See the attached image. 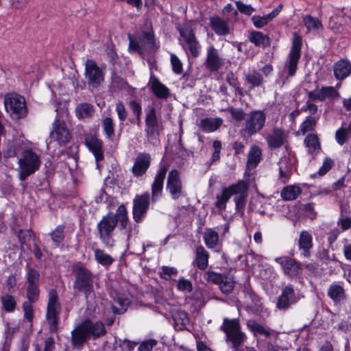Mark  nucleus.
I'll return each mask as SVG.
<instances>
[{
	"label": "nucleus",
	"instance_id": "1",
	"mask_svg": "<svg viewBox=\"0 0 351 351\" xmlns=\"http://www.w3.org/2000/svg\"><path fill=\"white\" fill-rule=\"evenodd\" d=\"M167 164H161L151 186L152 197L148 191L136 195L133 199L132 217L136 223H141L145 218L150 202H156L162 196L164 181L168 171Z\"/></svg>",
	"mask_w": 351,
	"mask_h": 351
},
{
	"label": "nucleus",
	"instance_id": "2",
	"mask_svg": "<svg viewBox=\"0 0 351 351\" xmlns=\"http://www.w3.org/2000/svg\"><path fill=\"white\" fill-rule=\"evenodd\" d=\"M106 333L107 331L102 322H93L90 319H86L71 331V343L73 348L81 350L90 337L95 340Z\"/></svg>",
	"mask_w": 351,
	"mask_h": 351
},
{
	"label": "nucleus",
	"instance_id": "3",
	"mask_svg": "<svg viewBox=\"0 0 351 351\" xmlns=\"http://www.w3.org/2000/svg\"><path fill=\"white\" fill-rule=\"evenodd\" d=\"M75 280L73 289L79 293H83L86 298L94 293L93 274L80 263L73 267Z\"/></svg>",
	"mask_w": 351,
	"mask_h": 351
},
{
	"label": "nucleus",
	"instance_id": "4",
	"mask_svg": "<svg viewBox=\"0 0 351 351\" xmlns=\"http://www.w3.org/2000/svg\"><path fill=\"white\" fill-rule=\"evenodd\" d=\"M97 237L105 247L112 249L114 247L116 241L114 239V232L116 229V220L114 213L108 212L103 216L97 224Z\"/></svg>",
	"mask_w": 351,
	"mask_h": 351
},
{
	"label": "nucleus",
	"instance_id": "5",
	"mask_svg": "<svg viewBox=\"0 0 351 351\" xmlns=\"http://www.w3.org/2000/svg\"><path fill=\"white\" fill-rule=\"evenodd\" d=\"M145 125V132L147 142L154 146L158 145L160 142V134L164 130V125L158 119L156 110L154 106H149L146 112Z\"/></svg>",
	"mask_w": 351,
	"mask_h": 351
},
{
	"label": "nucleus",
	"instance_id": "6",
	"mask_svg": "<svg viewBox=\"0 0 351 351\" xmlns=\"http://www.w3.org/2000/svg\"><path fill=\"white\" fill-rule=\"evenodd\" d=\"M41 160L40 156L32 149H25L19 160V178L25 181L29 176L40 168Z\"/></svg>",
	"mask_w": 351,
	"mask_h": 351
},
{
	"label": "nucleus",
	"instance_id": "7",
	"mask_svg": "<svg viewBox=\"0 0 351 351\" xmlns=\"http://www.w3.org/2000/svg\"><path fill=\"white\" fill-rule=\"evenodd\" d=\"M4 105L12 119L19 120L27 115L26 101L23 96L16 93H8L5 95Z\"/></svg>",
	"mask_w": 351,
	"mask_h": 351
},
{
	"label": "nucleus",
	"instance_id": "8",
	"mask_svg": "<svg viewBox=\"0 0 351 351\" xmlns=\"http://www.w3.org/2000/svg\"><path fill=\"white\" fill-rule=\"evenodd\" d=\"M221 330L226 333V341L232 343V348L235 351L241 350L239 347L244 343L246 336L241 331V326L239 320L237 319H223V323L221 326Z\"/></svg>",
	"mask_w": 351,
	"mask_h": 351
},
{
	"label": "nucleus",
	"instance_id": "9",
	"mask_svg": "<svg viewBox=\"0 0 351 351\" xmlns=\"http://www.w3.org/2000/svg\"><path fill=\"white\" fill-rule=\"evenodd\" d=\"M48 295L49 300L47 307L46 319L49 324V331L56 333L58 330L60 304L58 302V295L55 289H51Z\"/></svg>",
	"mask_w": 351,
	"mask_h": 351
},
{
	"label": "nucleus",
	"instance_id": "10",
	"mask_svg": "<svg viewBox=\"0 0 351 351\" xmlns=\"http://www.w3.org/2000/svg\"><path fill=\"white\" fill-rule=\"evenodd\" d=\"M302 45V37L297 33H294L291 51L285 64V67L287 69V77H292L296 73L298 64L301 57Z\"/></svg>",
	"mask_w": 351,
	"mask_h": 351
},
{
	"label": "nucleus",
	"instance_id": "11",
	"mask_svg": "<svg viewBox=\"0 0 351 351\" xmlns=\"http://www.w3.org/2000/svg\"><path fill=\"white\" fill-rule=\"evenodd\" d=\"M104 71L92 59H88L85 63L84 76L89 88H97L104 82Z\"/></svg>",
	"mask_w": 351,
	"mask_h": 351
},
{
	"label": "nucleus",
	"instance_id": "12",
	"mask_svg": "<svg viewBox=\"0 0 351 351\" xmlns=\"http://www.w3.org/2000/svg\"><path fill=\"white\" fill-rule=\"evenodd\" d=\"M266 114L263 110L252 111L245 123L244 131L248 136L260 132L265 125Z\"/></svg>",
	"mask_w": 351,
	"mask_h": 351
},
{
	"label": "nucleus",
	"instance_id": "13",
	"mask_svg": "<svg viewBox=\"0 0 351 351\" xmlns=\"http://www.w3.org/2000/svg\"><path fill=\"white\" fill-rule=\"evenodd\" d=\"M275 261L280 265L283 274L289 278L297 277L302 273L303 265L290 256L277 257Z\"/></svg>",
	"mask_w": 351,
	"mask_h": 351
},
{
	"label": "nucleus",
	"instance_id": "14",
	"mask_svg": "<svg viewBox=\"0 0 351 351\" xmlns=\"http://www.w3.org/2000/svg\"><path fill=\"white\" fill-rule=\"evenodd\" d=\"M179 33L184 40L185 45L182 47L186 53H189L194 58L199 56L201 46L193 29L190 27L181 28L179 29Z\"/></svg>",
	"mask_w": 351,
	"mask_h": 351
},
{
	"label": "nucleus",
	"instance_id": "15",
	"mask_svg": "<svg viewBox=\"0 0 351 351\" xmlns=\"http://www.w3.org/2000/svg\"><path fill=\"white\" fill-rule=\"evenodd\" d=\"M300 299V295L295 293L293 285H287L282 289L281 294L277 299L276 307L279 310L286 311Z\"/></svg>",
	"mask_w": 351,
	"mask_h": 351
},
{
	"label": "nucleus",
	"instance_id": "16",
	"mask_svg": "<svg viewBox=\"0 0 351 351\" xmlns=\"http://www.w3.org/2000/svg\"><path fill=\"white\" fill-rule=\"evenodd\" d=\"M49 138L51 141H57L60 145H65L71 138V134L63 120L56 119L53 123V130L50 132Z\"/></svg>",
	"mask_w": 351,
	"mask_h": 351
},
{
	"label": "nucleus",
	"instance_id": "17",
	"mask_svg": "<svg viewBox=\"0 0 351 351\" xmlns=\"http://www.w3.org/2000/svg\"><path fill=\"white\" fill-rule=\"evenodd\" d=\"M167 190L173 199H178L183 195V186L180 173L178 169H171L167 176Z\"/></svg>",
	"mask_w": 351,
	"mask_h": 351
},
{
	"label": "nucleus",
	"instance_id": "18",
	"mask_svg": "<svg viewBox=\"0 0 351 351\" xmlns=\"http://www.w3.org/2000/svg\"><path fill=\"white\" fill-rule=\"evenodd\" d=\"M204 64L210 73H215L224 66L225 59L220 57L218 50L211 45L207 49Z\"/></svg>",
	"mask_w": 351,
	"mask_h": 351
},
{
	"label": "nucleus",
	"instance_id": "19",
	"mask_svg": "<svg viewBox=\"0 0 351 351\" xmlns=\"http://www.w3.org/2000/svg\"><path fill=\"white\" fill-rule=\"evenodd\" d=\"M84 144L94 155L99 168V162L104 159L102 141L95 135L88 134L84 138Z\"/></svg>",
	"mask_w": 351,
	"mask_h": 351
},
{
	"label": "nucleus",
	"instance_id": "20",
	"mask_svg": "<svg viewBox=\"0 0 351 351\" xmlns=\"http://www.w3.org/2000/svg\"><path fill=\"white\" fill-rule=\"evenodd\" d=\"M152 158L146 152L139 153L135 158L131 171L135 177H141L145 174L151 165Z\"/></svg>",
	"mask_w": 351,
	"mask_h": 351
},
{
	"label": "nucleus",
	"instance_id": "21",
	"mask_svg": "<svg viewBox=\"0 0 351 351\" xmlns=\"http://www.w3.org/2000/svg\"><path fill=\"white\" fill-rule=\"evenodd\" d=\"M234 186H238L239 192H237L234 195H238L234 197V201L235 202V208L237 212L243 214L245 203L247 197L248 184L243 180H239Z\"/></svg>",
	"mask_w": 351,
	"mask_h": 351
},
{
	"label": "nucleus",
	"instance_id": "22",
	"mask_svg": "<svg viewBox=\"0 0 351 351\" xmlns=\"http://www.w3.org/2000/svg\"><path fill=\"white\" fill-rule=\"evenodd\" d=\"M238 186H234V184L222 189L219 194H217L215 207L219 210H224L226 208V204L232 195L239 192Z\"/></svg>",
	"mask_w": 351,
	"mask_h": 351
},
{
	"label": "nucleus",
	"instance_id": "23",
	"mask_svg": "<svg viewBox=\"0 0 351 351\" xmlns=\"http://www.w3.org/2000/svg\"><path fill=\"white\" fill-rule=\"evenodd\" d=\"M153 94L160 99H167L170 95L169 89L160 82L157 77L151 73L149 82Z\"/></svg>",
	"mask_w": 351,
	"mask_h": 351
},
{
	"label": "nucleus",
	"instance_id": "24",
	"mask_svg": "<svg viewBox=\"0 0 351 351\" xmlns=\"http://www.w3.org/2000/svg\"><path fill=\"white\" fill-rule=\"evenodd\" d=\"M327 295L335 305L341 304L347 298L346 291L340 282H334L330 285L328 289Z\"/></svg>",
	"mask_w": 351,
	"mask_h": 351
},
{
	"label": "nucleus",
	"instance_id": "25",
	"mask_svg": "<svg viewBox=\"0 0 351 351\" xmlns=\"http://www.w3.org/2000/svg\"><path fill=\"white\" fill-rule=\"evenodd\" d=\"M299 249L302 250V255L308 258L311 256V250L313 247V237L306 230H302L298 240Z\"/></svg>",
	"mask_w": 351,
	"mask_h": 351
},
{
	"label": "nucleus",
	"instance_id": "26",
	"mask_svg": "<svg viewBox=\"0 0 351 351\" xmlns=\"http://www.w3.org/2000/svg\"><path fill=\"white\" fill-rule=\"evenodd\" d=\"M210 26L218 36H224L230 34L228 22L219 16L210 17Z\"/></svg>",
	"mask_w": 351,
	"mask_h": 351
},
{
	"label": "nucleus",
	"instance_id": "27",
	"mask_svg": "<svg viewBox=\"0 0 351 351\" xmlns=\"http://www.w3.org/2000/svg\"><path fill=\"white\" fill-rule=\"evenodd\" d=\"M333 71L335 77L343 80L351 73V63L348 60L341 59L334 64Z\"/></svg>",
	"mask_w": 351,
	"mask_h": 351
},
{
	"label": "nucleus",
	"instance_id": "28",
	"mask_svg": "<svg viewBox=\"0 0 351 351\" xmlns=\"http://www.w3.org/2000/svg\"><path fill=\"white\" fill-rule=\"evenodd\" d=\"M285 141V131L281 128H274L272 134L267 137V142L271 149H278L282 146Z\"/></svg>",
	"mask_w": 351,
	"mask_h": 351
},
{
	"label": "nucleus",
	"instance_id": "29",
	"mask_svg": "<svg viewBox=\"0 0 351 351\" xmlns=\"http://www.w3.org/2000/svg\"><path fill=\"white\" fill-rule=\"evenodd\" d=\"M209 253L202 245H199L195 250V257L193 264L199 269L204 271L208 266Z\"/></svg>",
	"mask_w": 351,
	"mask_h": 351
},
{
	"label": "nucleus",
	"instance_id": "30",
	"mask_svg": "<svg viewBox=\"0 0 351 351\" xmlns=\"http://www.w3.org/2000/svg\"><path fill=\"white\" fill-rule=\"evenodd\" d=\"M249 40L256 47H263V49L271 45V39L267 35L263 34L261 32L253 31L250 33Z\"/></svg>",
	"mask_w": 351,
	"mask_h": 351
},
{
	"label": "nucleus",
	"instance_id": "31",
	"mask_svg": "<svg viewBox=\"0 0 351 351\" xmlns=\"http://www.w3.org/2000/svg\"><path fill=\"white\" fill-rule=\"evenodd\" d=\"M114 219L116 220V228L119 223L120 230H125L127 226L130 224L129 218L128 215V210L124 204H121L116 213H114Z\"/></svg>",
	"mask_w": 351,
	"mask_h": 351
},
{
	"label": "nucleus",
	"instance_id": "32",
	"mask_svg": "<svg viewBox=\"0 0 351 351\" xmlns=\"http://www.w3.org/2000/svg\"><path fill=\"white\" fill-rule=\"evenodd\" d=\"M222 123L221 118H204L200 120L199 126L204 132H212L219 129Z\"/></svg>",
	"mask_w": 351,
	"mask_h": 351
},
{
	"label": "nucleus",
	"instance_id": "33",
	"mask_svg": "<svg viewBox=\"0 0 351 351\" xmlns=\"http://www.w3.org/2000/svg\"><path fill=\"white\" fill-rule=\"evenodd\" d=\"M304 143L308 148V153L316 155L321 150V144L317 134L310 133L305 137Z\"/></svg>",
	"mask_w": 351,
	"mask_h": 351
},
{
	"label": "nucleus",
	"instance_id": "34",
	"mask_svg": "<svg viewBox=\"0 0 351 351\" xmlns=\"http://www.w3.org/2000/svg\"><path fill=\"white\" fill-rule=\"evenodd\" d=\"M246 325L254 337L262 335L268 338L271 336V330L269 328L264 327L254 319L247 320Z\"/></svg>",
	"mask_w": 351,
	"mask_h": 351
},
{
	"label": "nucleus",
	"instance_id": "35",
	"mask_svg": "<svg viewBox=\"0 0 351 351\" xmlns=\"http://www.w3.org/2000/svg\"><path fill=\"white\" fill-rule=\"evenodd\" d=\"M262 158L261 148L257 145H252L247 156V166L248 168H254L260 162Z\"/></svg>",
	"mask_w": 351,
	"mask_h": 351
},
{
	"label": "nucleus",
	"instance_id": "36",
	"mask_svg": "<svg viewBox=\"0 0 351 351\" xmlns=\"http://www.w3.org/2000/svg\"><path fill=\"white\" fill-rule=\"evenodd\" d=\"M16 236L20 243V250L22 252H25V247L29 248L28 242L34 237V233L31 229H19L16 232Z\"/></svg>",
	"mask_w": 351,
	"mask_h": 351
},
{
	"label": "nucleus",
	"instance_id": "37",
	"mask_svg": "<svg viewBox=\"0 0 351 351\" xmlns=\"http://www.w3.org/2000/svg\"><path fill=\"white\" fill-rule=\"evenodd\" d=\"M94 112L93 106L89 103H81L75 108L76 117L80 119L92 117Z\"/></svg>",
	"mask_w": 351,
	"mask_h": 351
},
{
	"label": "nucleus",
	"instance_id": "38",
	"mask_svg": "<svg viewBox=\"0 0 351 351\" xmlns=\"http://www.w3.org/2000/svg\"><path fill=\"white\" fill-rule=\"evenodd\" d=\"M65 229L66 226L64 224L58 226L53 230L49 234L53 245L55 247H59L65 239Z\"/></svg>",
	"mask_w": 351,
	"mask_h": 351
},
{
	"label": "nucleus",
	"instance_id": "39",
	"mask_svg": "<svg viewBox=\"0 0 351 351\" xmlns=\"http://www.w3.org/2000/svg\"><path fill=\"white\" fill-rule=\"evenodd\" d=\"M315 204L313 202L302 204L300 206L298 212L304 217L313 221L317 217V212L315 210Z\"/></svg>",
	"mask_w": 351,
	"mask_h": 351
},
{
	"label": "nucleus",
	"instance_id": "40",
	"mask_svg": "<svg viewBox=\"0 0 351 351\" xmlns=\"http://www.w3.org/2000/svg\"><path fill=\"white\" fill-rule=\"evenodd\" d=\"M94 254L95 261L106 267L110 266L114 261L110 255L106 254L103 250L99 248L94 250Z\"/></svg>",
	"mask_w": 351,
	"mask_h": 351
},
{
	"label": "nucleus",
	"instance_id": "41",
	"mask_svg": "<svg viewBox=\"0 0 351 351\" xmlns=\"http://www.w3.org/2000/svg\"><path fill=\"white\" fill-rule=\"evenodd\" d=\"M302 193L299 186L291 185L285 187L281 191V197L285 201H291L295 199Z\"/></svg>",
	"mask_w": 351,
	"mask_h": 351
},
{
	"label": "nucleus",
	"instance_id": "42",
	"mask_svg": "<svg viewBox=\"0 0 351 351\" xmlns=\"http://www.w3.org/2000/svg\"><path fill=\"white\" fill-rule=\"evenodd\" d=\"M317 119H318L314 117L308 116L301 123L300 129L297 132V134L299 135L300 134H302V135H304L308 132L313 131L316 127Z\"/></svg>",
	"mask_w": 351,
	"mask_h": 351
},
{
	"label": "nucleus",
	"instance_id": "43",
	"mask_svg": "<svg viewBox=\"0 0 351 351\" xmlns=\"http://www.w3.org/2000/svg\"><path fill=\"white\" fill-rule=\"evenodd\" d=\"M204 240L208 248H214L218 244L219 234L213 229L207 228L204 234Z\"/></svg>",
	"mask_w": 351,
	"mask_h": 351
},
{
	"label": "nucleus",
	"instance_id": "44",
	"mask_svg": "<svg viewBox=\"0 0 351 351\" xmlns=\"http://www.w3.org/2000/svg\"><path fill=\"white\" fill-rule=\"evenodd\" d=\"M245 80L251 85L250 90L261 86L264 82L263 75L256 71H253L251 73L245 74Z\"/></svg>",
	"mask_w": 351,
	"mask_h": 351
},
{
	"label": "nucleus",
	"instance_id": "45",
	"mask_svg": "<svg viewBox=\"0 0 351 351\" xmlns=\"http://www.w3.org/2000/svg\"><path fill=\"white\" fill-rule=\"evenodd\" d=\"M26 271L25 278L27 282V285L39 286L40 279L39 271L29 266L26 267Z\"/></svg>",
	"mask_w": 351,
	"mask_h": 351
},
{
	"label": "nucleus",
	"instance_id": "46",
	"mask_svg": "<svg viewBox=\"0 0 351 351\" xmlns=\"http://www.w3.org/2000/svg\"><path fill=\"white\" fill-rule=\"evenodd\" d=\"M279 174L281 179H285L283 182L290 177L291 174V165L287 158L281 159L279 162Z\"/></svg>",
	"mask_w": 351,
	"mask_h": 351
},
{
	"label": "nucleus",
	"instance_id": "47",
	"mask_svg": "<svg viewBox=\"0 0 351 351\" xmlns=\"http://www.w3.org/2000/svg\"><path fill=\"white\" fill-rule=\"evenodd\" d=\"M1 300L2 303V309L4 311L11 313L15 310L16 302L12 295L10 294L3 295L1 298Z\"/></svg>",
	"mask_w": 351,
	"mask_h": 351
},
{
	"label": "nucleus",
	"instance_id": "48",
	"mask_svg": "<svg viewBox=\"0 0 351 351\" xmlns=\"http://www.w3.org/2000/svg\"><path fill=\"white\" fill-rule=\"evenodd\" d=\"M103 130L109 139H112L114 136V124L111 117H106L102 121Z\"/></svg>",
	"mask_w": 351,
	"mask_h": 351
},
{
	"label": "nucleus",
	"instance_id": "49",
	"mask_svg": "<svg viewBox=\"0 0 351 351\" xmlns=\"http://www.w3.org/2000/svg\"><path fill=\"white\" fill-rule=\"evenodd\" d=\"M173 319L180 329H183L189 323L187 313L184 311H178L173 315Z\"/></svg>",
	"mask_w": 351,
	"mask_h": 351
},
{
	"label": "nucleus",
	"instance_id": "50",
	"mask_svg": "<svg viewBox=\"0 0 351 351\" xmlns=\"http://www.w3.org/2000/svg\"><path fill=\"white\" fill-rule=\"evenodd\" d=\"M115 301L118 303L120 308L112 305L111 308L113 313L115 315H121L127 311V307L130 304V300L126 298L119 297Z\"/></svg>",
	"mask_w": 351,
	"mask_h": 351
},
{
	"label": "nucleus",
	"instance_id": "51",
	"mask_svg": "<svg viewBox=\"0 0 351 351\" xmlns=\"http://www.w3.org/2000/svg\"><path fill=\"white\" fill-rule=\"evenodd\" d=\"M335 162L332 159L329 157H326L323 161L322 167L319 169L317 173L311 175V177L314 178L318 174L320 176L326 174L334 166Z\"/></svg>",
	"mask_w": 351,
	"mask_h": 351
},
{
	"label": "nucleus",
	"instance_id": "52",
	"mask_svg": "<svg viewBox=\"0 0 351 351\" xmlns=\"http://www.w3.org/2000/svg\"><path fill=\"white\" fill-rule=\"evenodd\" d=\"M225 275L216 273L215 271H207L204 274V278L208 282H212L219 285L223 282Z\"/></svg>",
	"mask_w": 351,
	"mask_h": 351
},
{
	"label": "nucleus",
	"instance_id": "53",
	"mask_svg": "<svg viewBox=\"0 0 351 351\" xmlns=\"http://www.w3.org/2000/svg\"><path fill=\"white\" fill-rule=\"evenodd\" d=\"M323 101L328 99H337L339 97V92L333 86H326L322 88Z\"/></svg>",
	"mask_w": 351,
	"mask_h": 351
},
{
	"label": "nucleus",
	"instance_id": "54",
	"mask_svg": "<svg viewBox=\"0 0 351 351\" xmlns=\"http://www.w3.org/2000/svg\"><path fill=\"white\" fill-rule=\"evenodd\" d=\"M39 286H30L27 285V297L31 304L36 302L39 298Z\"/></svg>",
	"mask_w": 351,
	"mask_h": 351
},
{
	"label": "nucleus",
	"instance_id": "55",
	"mask_svg": "<svg viewBox=\"0 0 351 351\" xmlns=\"http://www.w3.org/2000/svg\"><path fill=\"white\" fill-rule=\"evenodd\" d=\"M304 23L308 29H318L322 27V24L319 21L311 16H306L304 19Z\"/></svg>",
	"mask_w": 351,
	"mask_h": 351
},
{
	"label": "nucleus",
	"instance_id": "56",
	"mask_svg": "<svg viewBox=\"0 0 351 351\" xmlns=\"http://www.w3.org/2000/svg\"><path fill=\"white\" fill-rule=\"evenodd\" d=\"M219 286L221 292L228 295L233 290L234 287V282L225 276L223 282H221V284H220Z\"/></svg>",
	"mask_w": 351,
	"mask_h": 351
},
{
	"label": "nucleus",
	"instance_id": "57",
	"mask_svg": "<svg viewBox=\"0 0 351 351\" xmlns=\"http://www.w3.org/2000/svg\"><path fill=\"white\" fill-rule=\"evenodd\" d=\"M171 64L173 71L176 74H181L183 71L182 64L180 59L175 55L171 54Z\"/></svg>",
	"mask_w": 351,
	"mask_h": 351
},
{
	"label": "nucleus",
	"instance_id": "58",
	"mask_svg": "<svg viewBox=\"0 0 351 351\" xmlns=\"http://www.w3.org/2000/svg\"><path fill=\"white\" fill-rule=\"evenodd\" d=\"M158 343L157 340L149 339L144 341L139 344L138 351H152L153 348Z\"/></svg>",
	"mask_w": 351,
	"mask_h": 351
},
{
	"label": "nucleus",
	"instance_id": "59",
	"mask_svg": "<svg viewBox=\"0 0 351 351\" xmlns=\"http://www.w3.org/2000/svg\"><path fill=\"white\" fill-rule=\"evenodd\" d=\"M138 343L136 341H130L128 339H119V347L122 351H133Z\"/></svg>",
	"mask_w": 351,
	"mask_h": 351
},
{
	"label": "nucleus",
	"instance_id": "60",
	"mask_svg": "<svg viewBox=\"0 0 351 351\" xmlns=\"http://www.w3.org/2000/svg\"><path fill=\"white\" fill-rule=\"evenodd\" d=\"M228 111L230 113L232 119L237 121L244 119L245 112L242 108H235L233 106H230L228 108Z\"/></svg>",
	"mask_w": 351,
	"mask_h": 351
},
{
	"label": "nucleus",
	"instance_id": "61",
	"mask_svg": "<svg viewBox=\"0 0 351 351\" xmlns=\"http://www.w3.org/2000/svg\"><path fill=\"white\" fill-rule=\"evenodd\" d=\"M142 40L144 44L147 45L149 47L152 48L155 45V38L154 32H143L142 33Z\"/></svg>",
	"mask_w": 351,
	"mask_h": 351
},
{
	"label": "nucleus",
	"instance_id": "62",
	"mask_svg": "<svg viewBox=\"0 0 351 351\" xmlns=\"http://www.w3.org/2000/svg\"><path fill=\"white\" fill-rule=\"evenodd\" d=\"M178 270L175 267L162 266L161 267L160 277L166 280H169L172 275H176Z\"/></svg>",
	"mask_w": 351,
	"mask_h": 351
},
{
	"label": "nucleus",
	"instance_id": "63",
	"mask_svg": "<svg viewBox=\"0 0 351 351\" xmlns=\"http://www.w3.org/2000/svg\"><path fill=\"white\" fill-rule=\"evenodd\" d=\"M237 10L242 14L250 16L254 11V9L250 5H245L241 1L235 2Z\"/></svg>",
	"mask_w": 351,
	"mask_h": 351
},
{
	"label": "nucleus",
	"instance_id": "64",
	"mask_svg": "<svg viewBox=\"0 0 351 351\" xmlns=\"http://www.w3.org/2000/svg\"><path fill=\"white\" fill-rule=\"evenodd\" d=\"M337 226L342 231H346L351 228V217L350 216H341L337 221Z\"/></svg>",
	"mask_w": 351,
	"mask_h": 351
}]
</instances>
